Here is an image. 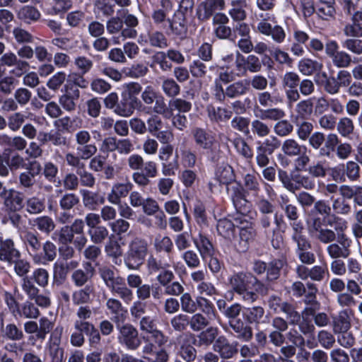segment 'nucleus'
<instances>
[{"instance_id": "obj_38", "label": "nucleus", "mask_w": 362, "mask_h": 362, "mask_svg": "<svg viewBox=\"0 0 362 362\" xmlns=\"http://www.w3.org/2000/svg\"><path fill=\"white\" fill-rule=\"evenodd\" d=\"M34 226L42 233L49 235L52 232L56 224L52 218L49 216H42L34 220Z\"/></svg>"}, {"instance_id": "obj_5", "label": "nucleus", "mask_w": 362, "mask_h": 362, "mask_svg": "<svg viewBox=\"0 0 362 362\" xmlns=\"http://www.w3.org/2000/svg\"><path fill=\"white\" fill-rule=\"evenodd\" d=\"M148 252L146 240L136 237L129 243L124 257V264L129 269L138 270L144 264Z\"/></svg>"}, {"instance_id": "obj_8", "label": "nucleus", "mask_w": 362, "mask_h": 362, "mask_svg": "<svg viewBox=\"0 0 362 362\" xmlns=\"http://www.w3.org/2000/svg\"><path fill=\"white\" fill-rule=\"evenodd\" d=\"M42 167L36 160H29L25 168L18 175V186L25 191L32 190L40 177Z\"/></svg>"}, {"instance_id": "obj_28", "label": "nucleus", "mask_w": 362, "mask_h": 362, "mask_svg": "<svg viewBox=\"0 0 362 362\" xmlns=\"http://www.w3.org/2000/svg\"><path fill=\"white\" fill-rule=\"evenodd\" d=\"M194 245L199 252L204 261H207L209 257L214 255V249L209 238L200 233L197 238L194 240Z\"/></svg>"}, {"instance_id": "obj_21", "label": "nucleus", "mask_w": 362, "mask_h": 362, "mask_svg": "<svg viewBox=\"0 0 362 362\" xmlns=\"http://www.w3.org/2000/svg\"><path fill=\"white\" fill-rule=\"evenodd\" d=\"M303 223H298V224H293V234L291 238L293 242L297 244L296 254L298 252H303L308 250L311 248V244L308 239L305 235H303L304 230Z\"/></svg>"}, {"instance_id": "obj_36", "label": "nucleus", "mask_w": 362, "mask_h": 362, "mask_svg": "<svg viewBox=\"0 0 362 362\" xmlns=\"http://www.w3.org/2000/svg\"><path fill=\"white\" fill-rule=\"evenodd\" d=\"M25 210L31 215H37L45 210V199L36 196L29 197L25 201Z\"/></svg>"}, {"instance_id": "obj_63", "label": "nucleus", "mask_w": 362, "mask_h": 362, "mask_svg": "<svg viewBox=\"0 0 362 362\" xmlns=\"http://www.w3.org/2000/svg\"><path fill=\"white\" fill-rule=\"evenodd\" d=\"M209 324V321L202 314H194L189 318V325L193 331L198 332L203 329Z\"/></svg>"}, {"instance_id": "obj_23", "label": "nucleus", "mask_w": 362, "mask_h": 362, "mask_svg": "<svg viewBox=\"0 0 362 362\" xmlns=\"http://www.w3.org/2000/svg\"><path fill=\"white\" fill-rule=\"evenodd\" d=\"M168 22L172 34L180 38H183L186 35L187 31V17L182 14L175 13L171 19H168Z\"/></svg>"}, {"instance_id": "obj_40", "label": "nucleus", "mask_w": 362, "mask_h": 362, "mask_svg": "<svg viewBox=\"0 0 362 362\" xmlns=\"http://www.w3.org/2000/svg\"><path fill=\"white\" fill-rule=\"evenodd\" d=\"M257 149L264 153L272 155L274 151L281 146V141L276 136H271L264 141H258Z\"/></svg>"}, {"instance_id": "obj_33", "label": "nucleus", "mask_w": 362, "mask_h": 362, "mask_svg": "<svg viewBox=\"0 0 362 362\" xmlns=\"http://www.w3.org/2000/svg\"><path fill=\"white\" fill-rule=\"evenodd\" d=\"M135 97L123 96L122 99L116 105L115 112L122 117H129L134 112V103H136Z\"/></svg>"}, {"instance_id": "obj_37", "label": "nucleus", "mask_w": 362, "mask_h": 362, "mask_svg": "<svg viewBox=\"0 0 362 362\" xmlns=\"http://www.w3.org/2000/svg\"><path fill=\"white\" fill-rule=\"evenodd\" d=\"M335 2L318 1L315 7V13L323 20H329L336 13Z\"/></svg>"}, {"instance_id": "obj_49", "label": "nucleus", "mask_w": 362, "mask_h": 362, "mask_svg": "<svg viewBox=\"0 0 362 362\" xmlns=\"http://www.w3.org/2000/svg\"><path fill=\"white\" fill-rule=\"evenodd\" d=\"M154 249L158 252L170 254L173 248V243L168 236H157L154 240Z\"/></svg>"}, {"instance_id": "obj_20", "label": "nucleus", "mask_w": 362, "mask_h": 362, "mask_svg": "<svg viewBox=\"0 0 362 362\" xmlns=\"http://www.w3.org/2000/svg\"><path fill=\"white\" fill-rule=\"evenodd\" d=\"M121 20H122V24L126 25V28L122 30V37L124 39L135 38L137 36L135 28L139 25L138 18L126 11L123 12Z\"/></svg>"}, {"instance_id": "obj_22", "label": "nucleus", "mask_w": 362, "mask_h": 362, "mask_svg": "<svg viewBox=\"0 0 362 362\" xmlns=\"http://www.w3.org/2000/svg\"><path fill=\"white\" fill-rule=\"evenodd\" d=\"M94 292L93 285H86L84 287L78 288L71 293L73 304L75 305H82L90 303Z\"/></svg>"}, {"instance_id": "obj_29", "label": "nucleus", "mask_w": 362, "mask_h": 362, "mask_svg": "<svg viewBox=\"0 0 362 362\" xmlns=\"http://www.w3.org/2000/svg\"><path fill=\"white\" fill-rule=\"evenodd\" d=\"M77 319L74 322L75 329H83L86 328V325H93L88 320L90 319L93 315V311L88 305H79L76 311Z\"/></svg>"}, {"instance_id": "obj_24", "label": "nucleus", "mask_w": 362, "mask_h": 362, "mask_svg": "<svg viewBox=\"0 0 362 362\" xmlns=\"http://www.w3.org/2000/svg\"><path fill=\"white\" fill-rule=\"evenodd\" d=\"M42 254H36L33 256V261L36 264H45L52 262L57 257V247L49 240H47L42 246Z\"/></svg>"}, {"instance_id": "obj_41", "label": "nucleus", "mask_w": 362, "mask_h": 362, "mask_svg": "<svg viewBox=\"0 0 362 362\" xmlns=\"http://www.w3.org/2000/svg\"><path fill=\"white\" fill-rule=\"evenodd\" d=\"M282 150L284 153L289 156H294L306 153L307 148L305 146H300L293 139L286 140L282 145Z\"/></svg>"}, {"instance_id": "obj_32", "label": "nucleus", "mask_w": 362, "mask_h": 362, "mask_svg": "<svg viewBox=\"0 0 362 362\" xmlns=\"http://www.w3.org/2000/svg\"><path fill=\"white\" fill-rule=\"evenodd\" d=\"M60 342V335L52 333L49 340V353L52 357L51 362H63L64 351L59 346Z\"/></svg>"}, {"instance_id": "obj_1", "label": "nucleus", "mask_w": 362, "mask_h": 362, "mask_svg": "<svg viewBox=\"0 0 362 362\" xmlns=\"http://www.w3.org/2000/svg\"><path fill=\"white\" fill-rule=\"evenodd\" d=\"M228 168L231 170L228 177V192L231 185L230 199L236 211V214H228V242L238 252H245L256 235L253 223L245 218L252 204L247 199L248 193L241 183L242 176L236 175L228 164Z\"/></svg>"}, {"instance_id": "obj_60", "label": "nucleus", "mask_w": 362, "mask_h": 362, "mask_svg": "<svg viewBox=\"0 0 362 362\" xmlns=\"http://www.w3.org/2000/svg\"><path fill=\"white\" fill-rule=\"evenodd\" d=\"M154 103L153 112L155 113L163 115L165 118H170V116H173L170 107H169L168 108L167 107L165 100L162 96H158Z\"/></svg>"}, {"instance_id": "obj_2", "label": "nucleus", "mask_w": 362, "mask_h": 362, "mask_svg": "<svg viewBox=\"0 0 362 362\" xmlns=\"http://www.w3.org/2000/svg\"><path fill=\"white\" fill-rule=\"evenodd\" d=\"M170 261L164 257L150 255L146 261V268L149 274L156 275V281L164 288V294L178 296L184 291V287L178 281H173L175 274L170 269Z\"/></svg>"}, {"instance_id": "obj_34", "label": "nucleus", "mask_w": 362, "mask_h": 362, "mask_svg": "<svg viewBox=\"0 0 362 362\" xmlns=\"http://www.w3.org/2000/svg\"><path fill=\"white\" fill-rule=\"evenodd\" d=\"M230 4L233 8L229 10L228 13L233 21V23L244 21L247 16L244 9L247 6L246 0H233Z\"/></svg>"}, {"instance_id": "obj_19", "label": "nucleus", "mask_w": 362, "mask_h": 362, "mask_svg": "<svg viewBox=\"0 0 362 362\" xmlns=\"http://www.w3.org/2000/svg\"><path fill=\"white\" fill-rule=\"evenodd\" d=\"M80 192L83 206L90 211L95 210L105 203V197L98 192L81 189Z\"/></svg>"}, {"instance_id": "obj_52", "label": "nucleus", "mask_w": 362, "mask_h": 362, "mask_svg": "<svg viewBox=\"0 0 362 362\" xmlns=\"http://www.w3.org/2000/svg\"><path fill=\"white\" fill-rule=\"evenodd\" d=\"M324 226H320V228L313 229L309 228L313 234H315L317 238L323 243H332L336 239L335 233L327 228H323Z\"/></svg>"}, {"instance_id": "obj_26", "label": "nucleus", "mask_w": 362, "mask_h": 362, "mask_svg": "<svg viewBox=\"0 0 362 362\" xmlns=\"http://www.w3.org/2000/svg\"><path fill=\"white\" fill-rule=\"evenodd\" d=\"M177 342L180 346L179 350L180 356L187 362H192L196 358L197 351L189 343V337L185 334H180L177 337Z\"/></svg>"}, {"instance_id": "obj_16", "label": "nucleus", "mask_w": 362, "mask_h": 362, "mask_svg": "<svg viewBox=\"0 0 362 362\" xmlns=\"http://www.w3.org/2000/svg\"><path fill=\"white\" fill-rule=\"evenodd\" d=\"M224 6V0H206L197 8L198 18L202 21H206L213 13L223 9Z\"/></svg>"}, {"instance_id": "obj_46", "label": "nucleus", "mask_w": 362, "mask_h": 362, "mask_svg": "<svg viewBox=\"0 0 362 362\" xmlns=\"http://www.w3.org/2000/svg\"><path fill=\"white\" fill-rule=\"evenodd\" d=\"M88 234L94 244H100L108 237V229L104 226H99L93 229H88Z\"/></svg>"}, {"instance_id": "obj_61", "label": "nucleus", "mask_w": 362, "mask_h": 362, "mask_svg": "<svg viewBox=\"0 0 362 362\" xmlns=\"http://www.w3.org/2000/svg\"><path fill=\"white\" fill-rule=\"evenodd\" d=\"M354 129V123L350 118L343 117L339 119L337 124V131L342 136H349L353 133Z\"/></svg>"}, {"instance_id": "obj_64", "label": "nucleus", "mask_w": 362, "mask_h": 362, "mask_svg": "<svg viewBox=\"0 0 362 362\" xmlns=\"http://www.w3.org/2000/svg\"><path fill=\"white\" fill-rule=\"evenodd\" d=\"M170 324L175 331L182 332L189 325V317L184 314L177 315L170 320Z\"/></svg>"}, {"instance_id": "obj_48", "label": "nucleus", "mask_w": 362, "mask_h": 362, "mask_svg": "<svg viewBox=\"0 0 362 362\" xmlns=\"http://www.w3.org/2000/svg\"><path fill=\"white\" fill-rule=\"evenodd\" d=\"M226 16L222 13H217L214 16L215 33L220 39L226 38Z\"/></svg>"}, {"instance_id": "obj_53", "label": "nucleus", "mask_w": 362, "mask_h": 362, "mask_svg": "<svg viewBox=\"0 0 362 362\" xmlns=\"http://www.w3.org/2000/svg\"><path fill=\"white\" fill-rule=\"evenodd\" d=\"M27 119V116L21 112H16L8 117V127L13 132L21 129Z\"/></svg>"}, {"instance_id": "obj_10", "label": "nucleus", "mask_w": 362, "mask_h": 362, "mask_svg": "<svg viewBox=\"0 0 362 362\" xmlns=\"http://www.w3.org/2000/svg\"><path fill=\"white\" fill-rule=\"evenodd\" d=\"M303 74H311L313 71H316L314 75V81L316 84L325 89L329 94H335L339 90V85L337 79L331 73L328 76L322 69H300Z\"/></svg>"}, {"instance_id": "obj_25", "label": "nucleus", "mask_w": 362, "mask_h": 362, "mask_svg": "<svg viewBox=\"0 0 362 362\" xmlns=\"http://www.w3.org/2000/svg\"><path fill=\"white\" fill-rule=\"evenodd\" d=\"M20 257L19 251L15 248L13 241L11 239H6L1 241L0 260L12 262Z\"/></svg>"}, {"instance_id": "obj_47", "label": "nucleus", "mask_w": 362, "mask_h": 362, "mask_svg": "<svg viewBox=\"0 0 362 362\" xmlns=\"http://www.w3.org/2000/svg\"><path fill=\"white\" fill-rule=\"evenodd\" d=\"M80 199L78 195L72 192H68L62 196L59 204L63 211H70L78 205Z\"/></svg>"}, {"instance_id": "obj_42", "label": "nucleus", "mask_w": 362, "mask_h": 362, "mask_svg": "<svg viewBox=\"0 0 362 362\" xmlns=\"http://www.w3.org/2000/svg\"><path fill=\"white\" fill-rule=\"evenodd\" d=\"M208 116L210 120L219 125L225 124L226 119V109L221 107L209 105L207 107Z\"/></svg>"}, {"instance_id": "obj_12", "label": "nucleus", "mask_w": 362, "mask_h": 362, "mask_svg": "<svg viewBox=\"0 0 362 362\" xmlns=\"http://www.w3.org/2000/svg\"><path fill=\"white\" fill-rule=\"evenodd\" d=\"M83 267V269L74 270L71 274V280L77 288L88 285L87 283L91 281L95 274V268L90 262H84Z\"/></svg>"}, {"instance_id": "obj_62", "label": "nucleus", "mask_w": 362, "mask_h": 362, "mask_svg": "<svg viewBox=\"0 0 362 362\" xmlns=\"http://www.w3.org/2000/svg\"><path fill=\"white\" fill-rule=\"evenodd\" d=\"M105 252L110 257L117 259L122 256V251L119 243L112 239H110L105 244Z\"/></svg>"}, {"instance_id": "obj_44", "label": "nucleus", "mask_w": 362, "mask_h": 362, "mask_svg": "<svg viewBox=\"0 0 362 362\" xmlns=\"http://www.w3.org/2000/svg\"><path fill=\"white\" fill-rule=\"evenodd\" d=\"M333 226L337 233L336 237L337 244L346 248L347 250H351L350 247L352 244V240L343 232L344 229L346 228L345 222L339 221L338 223H336Z\"/></svg>"}, {"instance_id": "obj_13", "label": "nucleus", "mask_w": 362, "mask_h": 362, "mask_svg": "<svg viewBox=\"0 0 362 362\" xmlns=\"http://www.w3.org/2000/svg\"><path fill=\"white\" fill-rule=\"evenodd\" d=\"M139 42L141 45H148L158 49H165L168 46L167 37L163 32L158 30L141 33L139 36Z\"/></svg>"}, {"instance_id": "obj_9", "label": "nucleus", "mask_w": 362, "mask_h": 362, "mask_svg": "<svg viewBox=\"0 0 362 362\" xmlns=\"http://www.w3.org/2000/svg\"><path fill=\"white\" fill-rule=\"evenodd\" d=\"M69 80L73 81L76 86L67 89L66 93L59 97V101L65 110L72 112L75 110L76 106V103L80 96V92L76 86L86 87V85L85 81L80 76H69Z\"/></svg>"}, {"instance_id": "obj_39", "label": "nucleus", "mask_w": 362, "mask_h": 362, "mask_svg": "<svg viewBox=\"0 0 362 362\" xmlns=\"http://www.w3.org/2000/svg\"><path fill=\"white\" fill-rule=\"evenodd\" d=\"M68 268L64 262H55L53 266V282L54 284L59 286L66 280L68 276Z\"/></svg>"}, {"instance_id": "obj_3", "label": "nucleus", "mask_w": 362, "mask_h": 362, "mask_svg": "<svg viewBox=\"0 0 362 362\" xmlns=\"http://www.w3.org/2000/svg\"><path fill=\"white\" fill-rule=\"evenodd\" d=\"M230 283L235 292L250 302L255 301L259 295L264 296L268 292L267 286L252 274H236L230 279Z\"/></svg>"}, {"instance_id": "obj_58", "label": "nucleus", "mask_w": 362, "mask_h": 362, "mask_svg": "<svg viewBox=\"0 0 362 362\" xmlns=\"http://www.w3.org/2000/svg\"><path fill=\"white\" fill-rule=\"evenodd\" d=\"M233 144L241 155L246 158H251L253 156L252 148L247 144L245 140L240 137L233 138Z\"/></svg>"}, {"instance_id": "obj_43", "label": "nucleus", "mask_w": 362, "mask_h": 362, "mask_svg": "<svg viewBox=\"0 0 362 362\" xmlns=\"http://www.w3.org/2000/svg\"><path fill=\"white\" fill-rule=\"evenodd\" d=\"M250 83L248 80L243 79L228 86V97L234 98L245 94L249 89Z\"/></svg>"}, {"instance_id": "obj_14", "label": "nucleus", "mask_w": 362, "mask_h": 362, "mask_svg": "<svg viewBox=\"0 0 362 362\" xmlns=\"http://www.w3.org/2000/svg\"><path fill=\"white\" fill-rule=\"evenodd\" d=\"M0 198L4 205L11 211H16L23 206V198L20 192L13 189H3L0 192Z\"/></svg>"}, {"instance_id": "obj_6", "label": "nucleus", "mask_w": 362, "mask_h": 362, "mask_svg": "<svg viewBox=\"0 0 362 362\" xmlns=\"http://www.w3.org/2000/svg\"><path fill=\"white\" fill-rule=\"evenodd\" d=\"M241 311V305L235 303L228 307V325L233 329L230 334L242 341H249L252 338V327L238 317Z\"/></svg>"}, {"instance_id": "obj_27", "label": "nucleus", "mask_w": 362, "mask_h": 362, "mask_svg": "<svg viewBox=\"0 0 362 362\" xmlns=\"http://www.w3.org/2000/svg\"><path fill=\"white\" fill-rule=\"evenodd\" d=\"M351 309H344L333 319V329L335 333L348 331L351 327Z\"/></svg>"}, {"instance_id": "obj_4", "label": "nucleus", "mask_w": 362, "mask_h": 362, "mask_svg": "<svg viewBox=\"0 0 362 362\" xmlns=\"http://www.w3.org/2000/svg\"><path fill=\"white\" fill-rule=\"evenodd\" d=\"M339 221H342V218L332 213L329 200L319 199L315 206L308 211L307 222L309 228L317 229L320 226H333Z\"/></svg>"}, {"instance_id": "obj_17", "label": "nucleus", "mask_w": 362, "mask_h": 362, "mask_svg": "<svg viewBox=\"0 0 362 362\" xmlns=\"http://www.w3.org/2000/svg\"><path fill=\"white\" fill-rule=\"evenodd\" d=\"M131 182H117L112 185L110 192L107 194V201L112 204H119L122 199L126 197L132 189Z\"/></svg>"}, {"instance_id": "obj_11", "label": "nucleus", "mask_w": 362, "mask_h": 362, "mask_svg": "<svg viewBox=\"0 0 362 362\" xmlns=\"http://www.w3.org/2000/svg\"><path fill=\"white\" fill-rule=\"evenodd\" d=\"M118 341L120 344L132 351L136 350L141 344L138 330L130 324H125L119 328Z\"/></svg>"}, {"instance_id": "obj_7", "label": "nucleus", "mask_w": 362, "mask_h": 362, "mask_svg": "<svg viewBox=\"0 0 362 362\" xmlns=\"http://www.w3.org/2000/svg\"><path fill=\"white\" fill-rule=\"evenodd\" d=\"M310 145L315 149H320V154L327 158L334 156L339 139L336 134H329L327 136L322 132H315L310 135Z\"/></svg>"}, {"instance_id": "obj_30", "label": "nucleus", "mask_w": 362, "mask_h": 362, "mask_svg": "<svg viewBox=\"0 0 362 362\" xmlns=\"http://www.w3.org/2000/svg\"><path fill=\"white\" fill-rule=\"evenodd\" d=\"M341 194L344 198L354 199L355 205L362 206V186L360 185H342L340 187Z\"/></svg>"}, {"instance_id": "obj_54", "label": "nucleus", "mask_w": 362, "mask_h": 362, "mask_svg": "<svg viewBox=\"0 0 362 362\" xmlns=\"http://www.w3.org/2000/svg\"><path fill=\"white\" fill-rule=\"evenodd\" d=\"M76 174L78 176L79 183L81 186L92 188L95 184V177L90 172L84 168L76 170Z\"/></svg>"}, {"instance_id": "obj_56", "label": "nucleus", "mask_w": 362, "mask_h": 362, "mask_svg": "<svg viewBox=\"0 0 362 362\" xmlns=\"http://www.w3.org/2000/svg\"><path fill=\"white\" fill-rule=\"evenodd\" d=\"M168 105L172 112L174 110H177L181 114L189 112L192 108L191 103L182 98H173L169 101Z\"/></svg>"}, {"instance_id": "obj_18", "label": "nucleus", "mask_w": 362, "mask_h": 362, "mask_svg": "<svg viewBox=\"0 0 362 362\" xmlns=\"http://www.w3.org/2000/svg\"><path fill=\"white\" fill-rule=\"evenodd\" d=\"M313 98H308L298 103L296 107V113L291 115L292 122H298L309 119L313 112Z\"/></svg>"}, {"instance_id": "obj_35", "label": "nucleus", "mask_w": 362, "mask_h": 362, "mask_svg": "<svg viewBox=\"0 0 362 362\" xmlns=\"http://www.w3.org/2000/svg\"><path fill=\"white\" fill-rule=\"evenodd\" d=\"M193 136L196 144L202 148L209 149L211 148L214 138L204 129L195 128L193 130Z\"/></svg>"}, {"instance_id": "obj_59", "label": "nucleus", "mask_w": 362, "mask_h": 362, "mask_svg": "<svg viewBox=\"0 0 362 362\" xmlns=\"http://www.w3.org/2000/svg\"><path fill=\"white\" fill-rule=\"evenodd\" d=\"M329 255L332 259H337L339 257L347 258L351 253V250H347L346 248L342 247L337 243H332L327 248Z\"/></svg>"}, {"instance_id": "obj_55", "label": "nucleus", "mask_w": 362, "mask_h": 362, "mask_svg": "<svg viewBox=\"0 0 362 362\" xmlns=\"http://www.w3.org/2000/svg\"><path fill=\"white\" fill-rule=\"evenodd\" d=\"M236 58L237 68H261L258 57L254 55H250L247 57V64L244 57L238 52H237Z\"/></svg>"}, {"instance_id": "obj_45", "label": "nucleus", "mask_w": 362, "mask_h": 362, "mask_svg": "<svg viewBox=\"0 0 362 362\" xmlns=\"http://www.w3.org/2000/svg\"><path fill=\"white\" fill-rule=\"evenodd\" d=\"M256 116L261 119H270L276 121L282 119L285 116L284 112L279 108H272L267 110L257 109Z\"/></svg>"}, {"instance_id": "obj_15", "label": "nucleus", "mask_w": 362, "mask_h": 362, "mask_svg": "<svg viewBox=\"0 0 362 362\" xmlns=\"http://www.w3.org/2000/svg\"><path fill=\"white\" fill-rule=\"evenodd\" d=\"M288 266L286 257L274 258L268 263L267 273L264 279L267 284L275 282L281 276V270Z\"/></svg>"}, {"instance_id": "obj_57", "label": "nucleus", "mask_w": 362, "mask_h": 362, "mask_svg": "<svg viewBox=\"0 0 362 362\" xmlns=\"http://www.w3.org/2000/svg\"><path fill=\"white\" fill-rule=\"evenodd\" d=\"M76 151L83 160H88L97 153L98 148L95 144H87L78 145Z\"/></svg>"}, {"instance_id": "obj_31", "label": "nucleus", "mask_w": 362, "mask_h": 362, "mask_svg": "<svg viewBox=\"0 0 362 362\" xmlns=\"http://www.w3.org/2000/svg\"><path fill=\"white\" fill-rule=\"evenodd\" d=\"M264 315V310L261 306H253L252 308H245L243 310V317L245 323L259 324L263 322L262 318Z\"/></svg>"}, {"instance_id": "obj_51", "label": "nucleus", "mask_w": 362, "mask_h": 362, "mask_svg": "<svg viewBox=\"0 0 362 362\" xmlns=\"http://www.w3.org/2000/svg\"><path fill=\"white\" fill-rule=\"evenodd\" d=\"M257 99L259 104L264 107L272 106L283 101L282 97L279 94H276L274 92L272 95L267 91L259 93Z\"/></svg>"}, {"instance_id": "obj_50", "label": "nucleus", "mask_w": 362, "mask_h": 362, "mask_svg": "<svg viewBox=\"0 0 362 362\" xmlns=\"http://www.w3.org/2000/svg\"><path fill=\"white\" fill-rule=\"evenodd\" d=\"M18 17L25 22L37 21L40 17V13L37 8L33 6H25L20 9Z\"/></svg>"}]
</instances>
